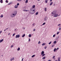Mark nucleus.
<instances>
[{
    "instance_id": "f257e3e1",
    "label": "nucleus",
    "mask_w": 61,
    "mask_h": 61,
    "mask_svg": "<svg viewBox=\"0 0 61 61\" xmlns=\"http://www.w3.org/2000/svg\"><path fill=\"white\" fill-rule=\"evenodd\" d=\"M14 13H12L10 15V16L11 17H13L15 16L16 14H17V11H15L14 12Z\"/></svg>"
},
{
    "instance_id": "f03ea898",
    "label": "nucleus",
    "mask_w": 61,
    "mask_h": 61,
    "mask_svg": "<svg viewBox=\"0 0 61 61\" xmlns=\"http://www.w3.org/2000/svg\"><path fill=\"white\" fill-rule=\"evenodd\" d=\"M56 11H53V12L51 13L52 14H51V16H54L55 15V14H56Z\"/></svg>"
},
{
    "instance_id": "7ed1b4c3",
    "label": "nucleus",
    "mask_w": 61,
    "mask_h": 61,
    "mask_svg": "<svg viewBox=\"0 0 61 61\" xmlns=\"http://www.w3.org/2000/svg\"><path fill=\"white\" fill-rule=\"evenodd\" d=\"M33 10V8H31L30 9V13L31 14H34V13H32V12H31V11H32Z\"/></svg>"
},
{
    "instance_id": "20e7f679",
    "label": "nucleus",
    "mask_w": 61,
    "mask_h": 61,
    "mask_svg": "<svg viewBox=\"0 0 61 61\" xmlns=\"http://www.w3.org/2000/svg\"><path fill=\"white\" fill-rule=\"evenodd\" d=\"M47 19H48V18H47V17L46 16L44 19V21H46L47 20Z\"/></svg>"
},
{
    "instance_id": "39448f33",
    "label": "nucleus",
    "mask_w": 61,
    "mask_h": 61,
    "mask_svg": "<svg viewBox=\"0 0 61 61\" xmlns=\"http://www.w3.org/2000/svg\"><path fill=\"white\" fill-rule=\"evenodd\" d=\"M20 37V35L19 34L18 35H16L15 36L16 38H19Z\"/></svg>"
},
{
    "instance_id": "423d86ee",
    "label": "nucleus",
    "mask_w": 61,
    "mask_h": 61,
    "mask_svg": "<svg viewBox=\"0 0 61 61\" xmlns=\"http://www.w3.org/2000/svg\"><path fill=\"white\" fill-rule=\"evenodd\" d=\"M15 59V58L14 57H12L10 59V60L11 61Z\"/></svg>"
},
{
    "instance_id": "0eeeda50",
    "label": "nucleus",
    "mask_w": 61,
    "mask_h": 61,
    "mask_svg": "<svg viewBox=\"0 0 61 61\" xmlns=\"http://www.w3.org/2000/svg\"><path fill=\"white\" fill-rule=\"evenodd\" d=\"M23 11L24 12H27V11H29V10H23Z\"/></svg>"
},
{
    "instance_id": "6e6552de",
    "label": "nucleus",
    "mask_w": 61,
    "mask_h": 61,
    "mask_svg": "<svg viewBox=\"0 0 61 61\" xmlns=\"http://www.w3.org/2000/svg\"><path fill=\"white\" fill-rule=\"evenodd\" d=\"M44 51H42L41 53V55H43V54H44Z\"/></svg>"
},
{
    "instance_id": "1a4fd4ad",
    "label": "nucleus",
    "mask_w": 61,
    "mask_h": 61,
    "mask_svg": "<svg viewBox=\"0 0 61 61\" xmlns=\"http://www.w3.org/2000/svg\"><path fill=\"white\" fill-rule=\"evenodd\" d=\"M18 7V6L17 5H16L15 6V8H17Z\"/></svg>"
},
{
    "instance_id": "9d476101",
    "label": "nucleus",
    "mask_w": 61,
    "mask_h": 61,
    "mask_svg": "<svg viewBox=\"0 0 61 61\" xmlns=\"http://www.w3.org/2000/svg\"><path fill=\"white\" fill-rule=\"evenodd\" d=\"M58 15V14H56L54 15V17H57Z\"/></svg>"
},
{
    "instance_id": "9b49d317",
    "label": "nucleus",
    "mask_w": 61,
    "mask_h": 61,
    "mask_svg": "<svg viewBox=\"0 0 61 61\" xmlns=\"http://www.w3.org/2000/svg\"><path fill=\"white\" fill-rule=\"evenodd\" d=\"M4 41V39H2V40H1L0 41V43H1V42H2Z\"/></svg>"
},
{
    "instance_id": "f8f14e48",
    "label": "nucleus",
    "mask_w": 61,
    "mask_h": 61,
    "mask_svg": "<svg viewBox=\"0 0 61 61\" xmlns=\"http://www.w3.org/2000/svg\"><path fill=\"white\" fill-rule=\"evenodd\" d=\"M31 36H32L31 34H29V37H31Z\"/></svg>"
},
{
    "instance_id": "ddd939ff",
    "label": "nucleus",
    "mask_w": 61,
    "mask_h": 61,
    "mask_svg": "<svg viewBox=\"0 0 61 61\" xmlns=\"http://www.w3.org/2000/svg\"><path fill=\"white\" fill-rule=\"evenodd\" d=\"M53 2H51L50 3V5H52V4H53Z\"/></svg>"
},
{
    "instance_id": "4468645a",
    "label": "nucleus",
    "mask_w": 61,
    "mask_h": 61,
    "mask_svg": "<svg viewBox=\"0 0 61 61\" xmlns=\"http://www.w3.org/2000/svg\"><path fill=\"white\" fill-rule=\"evenodd\" d=\"M56 48H55L54 49V52H55L56 51Z\"/></svg>"
},
{
    "instance_id": "2eb2a0df",
    "label": "nucleus",
    "mask_w": 61,
    "mask_h": 61,
    "mask_svg": "<svg viewBox=\"0 0 61 61\" xmlns=\"http://www.w3.org/2000/svg\"><path fill=\"white\" fill-rule=\"evenodd\" d=\"M20 47H18V49L17 50L18 51H19V50H20Z\"/></svg>"
},
{
    "instance_id": "dca6fc26",
    "label": "nucleus",
    "mask_w": 61,
    "mask_h": 61,
    "mask_svg": "<svg viewBox=\"0 0 61 61\" xmlns=\"http://www.w3.org/2000/svg\"><path fill=\"white\" fill-rule=\"evenodd\" d=\"M24 36H25V34H24L22 36V37H24Z\"/></svg>"
},
{
    "instance_id": "f3484780",
    "label": "nucleus",
    "mask_w": 61,
    "mask_h": 61,
    "mask_svg": "<svg viewBox=\"0 0 61 61\" xmlns=\"http://www.w3.org/2000/svg\"><path fill=\"white\" fill-rule=\"evenodd\" d=\"M38 14V12H37L36 13V15H37Z\"/></svg>"
},
{
    "instance_id": "a211bd4d",
    "label": "nucleus",
    "mask_w": 61,
    "mask_h": 61,
    "mask_svg": "<svg viewBox=\"0 0 61 61\" xmlns=\"http://www.w3.org/2000/svg\"><path fill=\"white\" fill-rule=\"evenodd\" d=\"M35 5H33L32 6V8H35Z\"/></svg>"
},
{
    "instance_id": "6ab92c4d",
    "label": "nucleus",
    "mask_w": 61,
    "mask_h": 61,
    "mask_svg": "<svg viewBox=\"0 0 61 61\" xmlns=\"http://www.w3.org/2000/svg\"><path fill=\"white\" fill-rule=\"evenodd\" d=\"M53 43H54V44H56V41H54Z\"/></svg>"
},
{
    "instance_id": "aec40b11",
    "label": "nucleus",
    "mask_w": 61,
    "mask_h": 61,
    "mask_svg": "<svg viewBox=\"0 0 61 61\" xmlns=\"http://www.w3.org/2000/svg\"><path fill=\"white\" fill-rule=\"evenodd\" d=\"M4 16H3V15H1V16H0V17H3Z\"/></svg>"
},
{
    "instance_id": "412c9836",
    "label": "nucleus",
    "mask_w": 61,
    "mask_h": 61,
    "mask_svg": "<svg viewBox=\"0 0 61 61\" xmlns=\"http://www.w3.org/2000/svg\"><path fill=\"white\" fill-rule=\"evenodd\" d=\"M48 1V0H45L46 3H47Z\"/></svg>"
},
{
    "instance_id": "4be33fe9",
    "label": "nucleus",
    "mask_w": 61,
    "mask_h": 61,
    "mask_svg": "<svg viewBox=\"0 0 61 61\" xmlns=\"http://www.w3.org/2000/svg\"><path fill=\"white\" fill-rule=\"evenodd\" d=\"M34 56H35V55H33L31 56V57H34Z\"/></svg>"
},
{
    "instance_id": "5701e85b",
    "label": "nucleus",
    "mask_w": 61,
    "mask_h": 61,
    "mask_svg": "<svg viewBox=\"0 0 61 61\" xmlns=\"http://www.w3.org/2000/svg\"><path fill=\"white\" fill-rule=\"evenodd\" d=\"M45 58H46V56H44L42 58V59H45Z\"/></svg>"
},
{
    "instance_id": "b1692460",
    "label": "nucleus",
    "mask_w": 61,
    "mask_h": 61,
    "mask_svg": "<svg viewBox=\"0 0 61 61\" xmlns=\"http://www.w3.org/2000/svg\"><path fill=\"white\" fill-rule=\"evenodd\" d=\"M25 3H28V0H26Z\"/></svg>"
},
{
    "instance_id": "393cba45",
    "label": "nucleus",
    "mask_w": 61,
    "mask_h": 61,
    "mask_svg": "<svg viewBox=\"0 0 61 61\" xmlns=\"http://www.w3.org/2000/svg\"><path fill=\"white\" fill-rule=\"evenodd\" d=\"M35 10H32L31 11V12H35Z\"/></svg>"
},
{
    "instance_id": "a878e982",
    "label": "nucleus",
    "mask_w": 61,
    "mask_h": 61,
    "mask_svg": "<svg viewBox=\"0 0 61 61\" xmlns=\"http://www.w3.org/2000/svg\"><path fill=\"white\" fill-rule=\"evenodd\" d=\"M46 55V54H42V56H45Z\"/></svg>"
},
{
    "instance_id": "bb28decb",
    "label": "nucleus",
    "mask_w": 61,
    "mask_h": 61,
    "mask_svg": "<svg viewBox=\"0 0 61 61\" xmlns=\"http://www.w3.org/2000/svg\"><path fill=\"white\" fill-rule=\"evenodd\" d=\"M45 11H46V8L45 9H44Z\"/></svg>"
},
{
    "instance_id": "cd10ccee",
    "label": "nucleus",
    "mask_w": 61,
    "mask_h": 61,
    "mask_svg": "<svg viewBox=\"0 0 61 61\" xmlns=\"http://www.w3.org/2000/svg\"><path fill=\"white\" fill-rule=\"evenodd\" d=\"M58 61H60V57L58 58Z\"/></svg>"
},
{
    "instance_id": "c85d7f7f",
    "label": "nucleus",
    "mask_w": 61,
    "mask_h": 61,
    "mask_svg": "<svg viewBox=\"0 0 61 61\" xmlns=\"http://www.w3.org/2000/svg\"><path fill=\"white\" fill-rule=\"evenodd\" d=\"M44 45H45V43H44L43 44H42V46H44Z\"/></svg>"
},
{
    "instance_id": "c756f323",
    "label": "nucleus",
    "mask_w": 61,
    "mask_h": 61,
    "mask_svg": "<svg viewBox=\"0 0 61 61\" xmlns=\"http://www.w3.org/2000/svg\"><path fill=\"white\" fill-rule=\"evenodd\" d=\"M59 28H59V30H61V27H59Z\"/></svg>"
},
{
    "instance_id": "7c9ffc66",
    "label": "nucleus",
    "mask_w": 61,
    "mask_h": 61,
    "mask_svg": "<svg viewBox=\"0 0 61 61\" xmlns=\"http://www.w3.org/2000/svg\"><path fill=\"white\" fill-rule=\"evenodd\" d=\"M47 47V46H46L45 47H44V49H46Z\"/></svg>"
},
{
    "instance_id": "2f4dec72",
    "label": "nucleus",
    "mask_w": 61,
    "mask_h": 61,
    "mask_svg": "<svg viewBox=\"0 0 61 61\" xmlns=\"http://www.w3.org/2000/svg\"><path fill=\"white\" fill-rule=\"evenodd\" d=\"M35 25V23H34L32 24V25H33V26H34Z\"/></svg>"
},
{
    "instance_id": "473e14b6",
    "label": "nucleus",
    "mask_w": 61,
    "mask_h": 61,
    "mask_svg": "<svg viewBox=\"0 0 61 61\" xmlns=\"http://www.w3.org/2000/svg\"><path fill=\"white\" fill-rule=\"evenodd\" d=\"M41 43V42H40V41H39L38 42V44H40Z\"/></svg>"
},
{
    "instance_id": "72a5a7b5",
    "label": "nucleus",
    "mask_w": 61,
    "mask_h": 61,
    "mask_svg": "<svg viewBox=\"0 0 61 61\" xmlns=\"http://www.w3.org/2000/svg\"><path fill=\"white\" fill-rule=\"evenodd\" d=\"M0 2L1 3H3V1H2V0H0Z\"/></svg>"
},
{
    "instance_id": "f704fd0d",
    "label": "nucleus",
    "mask_w": 61,
    "mask_h": 61,
    "mask_svg": "<svg viewBox=\"0 0 61 61\" xmlns=\"http://www.w3.org/2000/svg\"><path fill=\"white\" fill-rule=\"evenodd\" d=\"M59 32H57V35H58V34H59Z\"/></svg>"
},
{
    "instance_id": "c9c22d12",
    "label": "nucleus",
    "mask_w": 61,
    "mask_h": 61,
    "mask_svg": "<svg viewBox=\"0 0 61 61\" xmlns=\"http://www.w3.org/2000/svg\"><path fill=\"white\" fill-rule=\"evenodd\" d=\"M56 36V35L55 34H54V35H53V37H54Z\"/></svg>"
},
{
    "instance_id": "e433bc0d",
    "label": "nucleus",
    "mask_w": 61,
    "mask_h": 61,
    "mask_svg": "<svg viewBox=\"0 0 61 61\" xmlns=\"http://www.w3.org/2000/svg\"><path fill=\"white\" fill-rule=\"evenodd\" d=\"M51 44V41H50V42L49 43V45H50Z\"/></svg>"
},
{
    "instance_id": "4c0bfd02",
    "label": "nucleus",
    "mask_w": 61,
    "mask_h": 61,
    "mask_svg": "<svg viewBox=\"0 0 61 61\" xmlns=\"http://www.w3.org/2000/svg\"><path fill=\"white\" fill-rule=\"evenodd\" d=\"M55 46V45L53 44V45H52V47H54Z\"/></svg>"
},
{
    "instance_id": "58836bf2",
    "label": "nucleus",
    "mask_w": 61,
    "mask_h": 61,
    "mask_svg": "<svg viewBox=\"0 0 61 61\" xmlns=\"http://www.w3.org/2000/svg\"><path fill=\"white\" fill-rule=\"evenodd\" d=\"M45 24H46V22L43 23L42 24V25H45Z\"/></svg>"
},
{
    "instance_id": "ea45409f",
    "label": "nucleus",
    "mask_w": 61,
    "mask_h": 61,
    "mask_svg": "<svg viewBox=\"0 0 61 61\" xmlns=\"http://www.w3.org/2000/svg\"><path fill=\"white\" fill-rule=\"evenodd\" d=\"M22 28H23V29H24V30L25 29V27H22Z\"/></svg>"
},
{
    "instance_id": "a19ab883",
    "label": "nucleus",
    "mask_w": 61,
    "mask_h": 61,
    "mask_svg": "<svg viewBox=\"0 0 61 61\" xmlns=\"http://www.w3.org/2000/svg\"><path fill=\"white\" fill-rule=\"evenodd\" d=\"M54 58H55V56H53V57H52V58L53 59H54Z\"/></svg>"
},
{
    "instance_id": "79ce46f5",
    "label": "nucleus",
    "mask_w": 61,
    "mask_h": 61,
    "mask_svg": "<svg viewBox=\"0 0 61 61\" xmlns=\"http://www.w3.org/2000/svg\"><path fill=\"white\" fill-rule=\"evenodd\" d=\"M13 46H14L13 45H11V47H10L11 48H12V47H13Z\"/></svg>"
},
{
    "instance_id": "37998d69",
    "label": "nucleus",
    "mask_w": 61,
    "mask_h": 61,
    "mask_svg": "<svg viewBox=\"0 0 61 61\" xmlns=\"http://www.w3.org/2000/svg\"><path fill=\"white\" fill-rule=\"evenodd\" d=\"M61 25V24H59L58 25V26H59V25Z\"/></svg>"
},
{
    "instance_id": "c03bdc74",
    "label": "nucleus",
    "mask_w": 61,
    "mask_h": 61,
    "mask_svg": "<svg viewBox=\"0 0 61 61\" xmlns=\"http://www.w3.org/2000/svg\"><path fill=\"white\" fill-rule=\"evenodd\" d=\"M19 5V3H18L17 4V5L18 6V5Z\"/></svg>"
},
{
    "instance_id": "a18cd8bd",
    "label": "nucleus",
    "mask_w": 61,
    "mask_h": 61,
    "mask_svg": "<svg viewBox=\"0 0 61 61\" xmlns=\"http://www.w3.org/2000/svg\"><path fill=\"white\" fill-rule=\"evenodd\" d=\"M12 3L11 2L10 3L8 4V5H11V4H12Z\"/></svg>"
},
{
    "instance_id": "49530a36",
    "label": "nucleus",
    "mask_w": 61,
    "mask_h": 61,
    "mask_svg": "<svg viewBox=\"0 0 61 61\" xmlns=\"http://www.w3.org/2000/svg\"><path fill=\"white\" fill-rule=\"evenodd\" d=\"M36 31V29H34L33 30V31Z\"/></svg>"
},
{
    "instance_id": "de8ad7c7",
    "label": "nucleus",
    "mask_w": 61,
    "mask_h": 61,
    "mask_svg": "<svg viewBox=\"0 0 61 61\" xmlns=\"http://www.w3.org/2000/svg\"><path fill=\"white\" fill-rule=\"evenodd\" d=\"M17 1H21L22 0H17Z\"/></svg>"
},
{
    "instance_id": "09e8293b",
    "label": "nucleus",
    "mask_w": 61,
    "mask_h": 61,
    "mask_svg": "<svg viewBox=\"0 0 61 61\" xmlns=\"http://www.w3.org/2000/svg\"><path fill=\"white\" fill-rule=\"evenodd\" d=\"M28 41H30V38L29 39Z\"/></svg>"
},
{
    "instance_id": "8fccbe9b",
    "label": "nucleus",
    "mask_w": 61,
    "mask_h": 61,
    "mask_svg": "<svg viewBox=\"0 0 61 61\" xmlns=\"http://www.w3.org/2000/svg\"><path fill=\"white\" fill-rule=\"evenodd\" d=\"M15 35V34H13V36H14V35Z\"/></svg>"
},
{
    "instance_id": "3c124183",
    "label": "nucleus",
    "mask_w": 61,
    "mask_h": 61,
    "mask_svg": "<svg viewBox=\"0 0 61 61\" xmlns=\"http://www.w3.org/2000/svg\"><path fill=\"white\" fill-rule=\"evenodd\" d=\"M2 31H0V34H1V33H2Z\"/></svg>"
},
{
    "instance_id": "603ef678",
    "label": "nucleus",
    "mask_w": 61,
    "mask_h": 61,
    "mask_svg": "<svg viewBox=\"0 0 61 61\" xmlns=\"http://www.w3.org/2000/svg\"><path fill=\"white\" fill-rule=\"evenodd\" d=\"M6 2V3H7L8 2V1L7 0H6L5 1Z\"/></svg>"
},
{
    "instance_id": "864d4df0",
    "label": "nucleus",
    "mask_w": 61,
    "mask_h": 61,
    "mask_svg": "<svg viewBox=\"0 0 61 61\" xmlns=\"http://www.w3.org/2000/svg\"><path fill=\"white\" fill-rule=\"evenodd\" d=\"M24 59V58H22V61H23V60Z\"/></svg>"
},
{
    "instance_id": "5fc2aeb1",
    "label": "nucleus",
    "mask_w": 61,
    "mask_h": 61,
    "mask_svg": "<svg viewBox=\"0 0 61 61\" xmlns=\"http://www.w3.org/2000/svg\"><path fill=\"white\" fill-rule=\"evenodd\" d=\"M50 2H52V0H50Z\"/></svg>"
},
{
    "instance_id": "6e6d98bb",
    "label": "nucleus",
    "mask_w": 61,
    "mask_h": 61,
    "mask_svg": "<svg viewBox=\"0 0 61 61\" xmlns=\"http://www.w3.org/2000/svg\"><path fill=\"white\" fill-rule=\"evenodd\" d=\"M58 49H59V48H57V50H58Z\"/></svg>"
},
{
    "instance_id": "4d7b16f0",
    "label": "nucleus",
    "mask_w": 61,
    "mask_h": 61,
    "mask_svg": "<svg viewBox=\"0 0 61 61\" xmlns=\"http://www.w3.org/2000/svg\"><path fill=\"white\" fill-rule=\"evenodd\" d=\"M6 29H5V30H4V31H6Z\"/></svg>"
},
{
    "instance_id": "13d9d810",
    "label": "nucleus",
    "mask_w": 61,
    "mask_h": 61,
    "mask_svg": "<svg viewBox=\"0 0 61 61\" xmlns=\"http://www.w3.org/2000/svg\"><path fill=\"white\" fill-rule=\"evenodd\" d=\"M10 33H9L8 34V35H10Z\"/></svg>"
},
{
    "instance_id": "bf43d9fd",
    "label": "nucleus",
    "mask_w": 61,
    "mask_h": 61,
    "mask_svg": "<svg viewBox=\"0 0 61 61\" xmlns=\"http://www.w3.org/2000/svg\"><path fill=\"white\" fill-rule=\"evenodd\" d=\"M8 29V28H6V30H7V29Z\"/></svg>"
},
{
    "instance_id": "052dcab7",
    "label": "nucleus",
    "mask_w": 61,
    "mask_h": 61,
    "mask_svg": "<svg viewBox=\"0 0 61 61\" xmlns=\"http://www.w3.org/2000/svg\"><path fill=\"white\" fill-rule=\"evenodd\" d=\"M48 61H51L50 60H48Z\"/></svg>"
},
{
    "instance_id": "680f3d73",
    "label": "nucleus",
    "mask_w": 61,
    "mask_h": 61,
    "mask_svg": "<svg viewBox=\"0 0 61 61\" xmlns=\"http://www.w3.org/2000/svg\"><path fill=\"white\" fill-rule=\"evenodd\" d=\"M42 25H40V26H42Z\"/></svg>"
},
{
    "instance_id": "e2e57ef3",
    "label": "nucleus",
    "mask_w": 61,
    "mask_h": 61,
    "mask_svg": "<svg viewBox=\"0 0 61 61\" xmlns=\"http://www.w3.org/2000/svg\"><path fill=\"white\" fill-rule=\"evenodd\" d=\"M55 5V4H54L53 5L54 6Z\"/></svg>"
},
{
    "instance_id": "0e129e2a",
    "label": "nucleus",
    "mask_w": 61,
    "mask_h": 61,
    "mask_svg": "<svg viewBox=\"0 0 61 61\" xmlns=\"http://www.w3.org/2000/svg\"><path fill=\"white\" fill-rule=\"evenodd\" d=\"M58 38H59V36H58L57 37Z\"/></svg>"
},
{
    "instance_id": "69168bd1",
    "label": "nucleus",
    "mask_w": 61,
    "mask_h": 61,
    "mask_svg": "<svg viewBox=\"0 0 61 61\" xmlns=\"http://www.w3.org/2000/svg\"><path fill=\"white\" fill-rule=\"evenodd\" d=\"M16 30V29H15V30Z\"/></svg>"
},
{
    "instance_id": "338daca9",
    "label": "nucleus",
    "mask_w": 61,
    "mask_h": 61,
    "mask_svg": "<svg viewBox=\"0 0 61 61\" xmlns=\"http://www.w3.org/2000/svg\"><path fill=\"white\" fill-rule=\"evenodd\" d=\"M1 56H3V55H2Z\"/></svg>"
},
{
    "instance_id": "774afa93",
    "label": "nucleus",
    "mask_w": 61,
    "mask_h": 61,
    "mask_svg": "<svg viewBox=\"0 0 61 61\" xmlns=\"http://www.w3.org/2000/svg\"><path fill=\"white\" fill-rule=\"evenodd\" d=\"M37 1H40V0H37Z\"/></svg>"
}]
</instances>
